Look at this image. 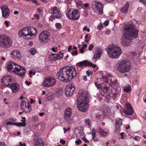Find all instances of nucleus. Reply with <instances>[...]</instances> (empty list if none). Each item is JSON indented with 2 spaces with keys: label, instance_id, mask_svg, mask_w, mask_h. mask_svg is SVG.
I'll use <instances>...</instances> for the list:
<instances>
[{
  "label": "nucleus",
  "instance_id": "obj_16",
  "mask_svg": "<svg viewBox=\"0 0 146 146\" xmlns=\"http://www.w3.org/2000/svg\"><path fill=\"white\" fill-rule=\"evenodd\" d=\"M63 56V53L60 52L58 54L52 53L49 56V60L51 61H56L61 59Z\"/></svg>",
  "mask_w": 146,
  "mask_h": 146
},
{
  "label": "nucleus",
  "instance_id": "obj_62",
  "mask_svg": "<svg viewBox=\"0 0 146 146\" xmlns=\"http://www.w3.org/2000/svg\"><path fill=\"white\" fill-rule=\"evenodd\" d=\"M15 123H13L12 122H11L10 121L7 122L6 123V124L7 125H15Z\"/></svg>",
  "mask_w": 146,
  "mask_h": 146
},
{
  "label": "nucleus",
  "instance_id": "obj_61",
  "mask_svg": "<svg viewBox=\"0 0 146 146\" xmlns=\"http://www.w3.org/2000/svg\"><path fill=\"white\" fill-rule=\"evenodd\" d=\"M31 1L33 3L36 4V5H39L37 0H31Z\"/></svg>",
  "mask_w": 146,
  "mask_h": 146
},
{
  "label": "nucleus",
  "instance_id": "obj_34",
  "mask_svg": "<svg viewBox=\"0 0 146 146\" xmlns=\"http://www.w3.org/2000/svg\"><path fill=\"white\" fill-rule=\"evenodd\" d=\"M55 26L56 28L58 30L61 29L62 27V24L59 23H56L55 24Z\"/></svg>",
  "mask_w": 146,
  "mask_h": 146
},
{
  "label": "nucleus",
  "instance_id": "obj_15",
  "mask_svg": "<svg viewBox=\"0 0 146 146\" xmlns=\"http://www.w3.org/2000/svg\"><path fill=\"white\" fill-rule=\"evenodd\" d=\"M93 8H95V9L97 10V11L100 14H102L103 13V5L101 2L96 1L93 2Z\"/></svg>",
  "mask_w": 146,
  "mask_h": 146
},
{
  "label": "nucleus",
  "instance_id": "obj_11",
  "mask_svg": "<svg viewBox=\"0 0 146 146\" xmlns=\"http://www.w3.org/2000/svg\"><path fill=\"white\" fill-rule=\"evenodd\" d=\"M50 35L49 32L47 31H42L38 36L40 42L42 43H46L48 42V40Z\"/></svg>",
  "mask_w": 146,
  "mask_h": 146
},
{
  "label": "nucleus",
  "instance_id": "obj_30",
  "mask_svg": "<svg viewBox=\"0 0 146 146\" xmlns=\"http://www.w3.org/2000/svg\"><path fill=\"white\" fill-rule=\"evenodd\" d=\"M104 82L106 84H108V85H109V86L111 87H113V86L117 83V80H115L113 82V83L111 84H110L108 83V80H106L104 81Z\"/></svg>",
  "mask_w": 146,
  "mask_h": 146
},
{
  "label": "nucleus",
  "instance_id": "obj_12",
  "mask_svg": "<svg viewBox=\"0 0 146 146\" xmlns=\"http://www.w3.org/2000/svg\"><path fill=\"white\" fill-rule=\"evenodd\" d=\"M56 82V80L55 78L52 77H48L44 80L42 85L44 87H49L53 86Z\"/></svg>",
  "mask_w": 146,
  "mask_h": 146
},
{
  "label": "nucleus",
  "instance_id": "obj_64",
  "mask_svg": "<svg viewBox=\"0 0 146 146\" xmlns=\"http://www.w3.org/2000/svg\"><path fill=\"white\" fill-rule=\"evenodd\" d=\"M75 143L78 145H79L80 143H81V141L80 139L77 140L75 141Z\"/></svg>",
  "mask_w": 146,
  "mask_h": 146
},
{
  "label": "nucleus",
  "instance_id": "obj_37",
  "mask_svg": "<svg viewBox=\"0 0 146 146\" xmlns=\"http://www.w3.org/2000/svg\"><path fill=\"white\" fill-rule=\"evenodd\" d=\"M92 139H93L94 138L96 137V131L95 128H93L92 129Z\"/></svg>",
  "mask_w": 146,
  "mask_h": 146
},
{
  "label": "nucleus",
  "instance_id": "obj_1",
  "mask_svg": "<svg viewBox=\"0 0 146 146\" xmlns=\"http://www.w3.org/2000/svg\"><path fill=\"white\" fill-rule=\"evenodd\" d=\"M124 29L125 31L121 39L122 46H125L129 45L130 40L137 37L138 31L135 29V25L133 23L126 25Z\"/></svg>",
  "mask_w": 146,
  "mask_h": 146
},
{
  "label": "nucleus",
  "instance_id": "obj_23",
  "mask_svg": "<svg viewBox=\"0 0 146 146\" xmlns=\"http://www.w3.org/2000/svg\"><path fill=\"white\" fill-rule=\"evenodd\" d=\"M7 87L10 88L13 93L19 91L20 88L19 85L17 83L9 84Z\"/></svg>",
  "mask_w": 146,
  "mask_h": 146
},
{
  "label": "nucleus",
  "instance_id": "obj_24",
  "mask_svg": "<svg viewBox=\"0 0 146 146\" xmlns=\"http://www.w3.org/2000/svg\"><path fill=\"white\" fill-rule=\"evenodd\" d=\"M12 57L14 59L19 58L21 57V54L20 52L18 50H12L11 52Z\"/></svg>",
  "mask_w": 146,
  "mask_h": 146
},
{
  "label": "nucleus",
  "instance_id": "obj_42",
  "mask_svg": "<svg viewBox=\"0 0 146 146\" xmlns=\"http://www.w3.org/2000/svg\"><path fill=\"white\" fill-rule=\"evenodd\" d=\"M89 35L88 34H86L85 36V42H86L87 43H88L89 40L90 39V38H89V40H88L87 39V38H89V37H88Z\"/></svg>",
  "mask_w": 146,
  "mask_h": 146
},
{
  "label": "nucleus",
  "instance_id": "obj_48",
  "mask_svg": "<svg viewBox=\"0 0 146 146\" xmlns=\"http://www.w3.org/2000/svg\"><path fill=\"white\" fill-rule=\"evenodd\" d=\"M86 73L87 75L88 76H90L92 74V72L91 70H88L86 71Z\"/></svg>",
  "mask_w": 146,
  "mask_h": 146
},
{
  "label": "nucleus",
  "instance_id": "obj_25",
  "mask_svg": "<svg viewBox=\"0 0 146 146\" xmlns=\"http://www.w3.org/2000/svg\"><path fill=\"white\" fill-rule=\"evenodd\" d=\"M34 142L35 146H44L43 141L40 137L34 138Z\"/></svg>",
  "mask_w": 146,
  "mask_h": 146
},
{
  "label": "nucleus",
  "instance_id": "obj_54",
  "mask_svg": "<svg viewBox=\"0 0 146 146\" xmlns=\"http://www.w3.org/2000/svg\"><path fill=\"white\" fill-rule=\"evenodd\" d=\"M39 15L38 14H36L34 15V16L37 20H38L39 19Z\"/></svg>",
  "mask_w": 146,
  "mask_h": 146
},
{
  "label": "nucleus",
  "instance_id": "obj_19",
  "mask_svg": "<svg viewBox=\"0 0 146 146\" xmlns=\"http://www.w3.org/2000/svg\"><path fill=\"white\" fill-rule=\"evenodd\" d=\"M21 107L23 112L28 113L31 111V107L29 103L25 104H21Z\"/></svg>",
  "mask_w": 146,
  "mask_h": 146
},
{
  "label": "nucleus",
  "instance_id": "obj_7",
  "mask_svg": "<svg viewBox=\"0 0 146 146\" xmlns=\"http://www.w3.org/2000/svg\"><path fill=\"white\" fill-rule=\"evenodd\" d=\"M131 63L127 60H121L118 63V70L122 73L129 72L131 69Z\"/></svg>",
  "mask_w": 146,
  "mask_h": 146
},
{
  "label": "nucleus",
  "instance_id": "obj_8",
  "mask_svg": "<svg viewBox=\"0 0 146 146\" xmlns=\"http://www.w3.org/2000/svg\"><path fill=\"white\" fill-rule=\"evenodd\" d=\"M12 41L9 37L5 35H0V47L7 48L10 47L12 45Z\"/></svg>",
  "mask_w": 146,
  "mask_h": 146
},
{
  "label": "nucleus",
  "instance_id": "obj_29",
  "mask_svg": "<svg viewBox=\"0 0 146 146\" xmlns=\"http://www.w3.org/2000/svg\"><path fill=\"white\" fill-rule=\"evenodd\" d=\"M62 89L61 88H58L56 90V95L58 97H60L62 94Z\"/></svg>",
  "mask_w": 146,
  "mask_h": 146
},
{
  "label": "nucleus",
  "instance_id": "obj_6",
  "mask_svg": "<svg viewBox=\"0 0 146 146\" xmlns=\"http://www.w3.org/2000/svg\"><path fill=\"white\" fill-rule=\"evenodd\" d=\"M106 50L109 57L113 58H118L122 53L120 47L114 44L109 46Z\"/></svg>",
  "mask_w": 146,
  "mask_h": 146
},
{
  "label": "nucleus",
  "instance_id": "obj_3",
  "mask_svg": "<svg viewBox=\"0 0 146 146\" xmlns=\"http://www.w3.org/2000/svg\"><path fill=\"white\" fill-rule=\"evenodd\" d=\"M76 102L78 104L77 107L81 112H84L88 108V100L87 97V93L85 91H82L80 94H78Z\"/></svg>",
  "mask_w": 146,
  "mask_h": 146
},
{
  "label": "nucleus",
  "instance_id": "obj_33",
  "mask_svg": "<svg viewBox=\"0 0 146 146\" xmlns=\"http://www.w3.org/2000/svg\"><path fill=\"white\" fill-rule=\"evenodd\" d=\"M29 52L32 55H34L36 52V49L34 48H32L31 49H29Z\"/></svg>",
  "mask_w": 146,
  "mask_h": 146
},
{
  "label": "nucleus",
  "instance_id": "obj_26",
  "mask_svg": "<svg viewBox=\"0 0 146 146\" xmlns=\"http://www.w3.org/2000/svg\"><path fill=\"white\" fill-rule=\"evenodd\" d=\"M89 62L88 60H84L77 63L76 65L79 67H83L88 66Z\"/></svg>",
  "mask_w": 146,
  "mask_h": 146
},
{
  "label": "nucleus",
  "instance_id": "obj_38",
  "mask_svg": "<svg viewBox=\"0 0 146 146\" xmlns=\"http://www.w3.org/2000/svg\"><path fill=\"white\" fill-rule=\"evenodd\" d=\"M131 88L130 87H125L124 88V91L127 93H128L131 91Z\"/></svg>",
  "mask_w": 146,
  "mask_h": 146
},
{
  "label": "nucleus",
  "instance_id": "obj_13",
  "mask_svg": "<svg viewBox=\"0 0 146 146\" xmlns=\"http://www.w3.org/2000/svg\"><path fill=\"white\" fill-rule=\"evenodd\" d=\"M72 113V109L70 108H67L65 110L64 118L68 123L71 122L72 119L71 115Z\"/></svg>",
  "mask_w": 146,
  "mask_h": 146
},
{
  "label": "nucleus",
  "instance_id": "obj_17",
  "mask_svg": "<svg viewBox=\"0 0 146 146\" xmlns=\"http://www.w3.org/2000/svg\"><path fill=\"white\" fill-rule=\"evenodd\" d=\"M9 75H6L4 76L1 80V82L3 86H7L9 84H10L9 83L11 82L12 79L10 78Z\"/></svg>",
  "mask_w": 146,
  "mask_h": 146
},
{
  "label": "nucleus",
  "instance_id": "obj_28",
  "mask_svg": "<svg viewBox=\"0 0 146 146\" xmlns=\"http://www.w3.org/2000/svg\"><path fill=\"white\" fill-rule=\"evenodd\" d=\"M129 7V3L128 2L126 3L125 6L121 9V12L123 13H127L128 12Z\"/></svg>",
  "mask_w": 146,
  "mask_h": 146
},
{
  "label": "nucleus",
  "instance_id": "obj_58",
  "mask_svg": "<svg viewBox=\"0 0 146 146\" xmlns=\"http://www.w3.org/2000/svg\"><path fill=\"white\" fill-rule=\"evenodd\" d=\"M36 74L35 72H33L32 71H31L29 72V74L30 75V76L31 78L32 77V76L31 75V74H33V75H35Z\"/></svg>",
  "mask_w": 146,
  "mask_h": 146
},
{
  "label": "nucleus",
  "instance_id": "obj_46",
  "mask_svg": "<svg viewBox=\"0 0 146 146\" xmlns=\"http://www.w3.org/2000/svg\"><path fill=\"white\" fill-rule=\"evenodd\" d=\"M23 123H15V125H16L18 126H25L23 125Z\"/></svg>",
  "mask_w": 146,
  "mask_h": 146
},
{
  "label": "nucleus",
  "instance_id": "obj_51",
  "mask_svg": "<svg viewBox=\"0 0 146 146\" xmlns=\"http://www.w3.org/2000/svg\"><path fill=\"white\" fill-rule=\"evenodd\" d=\"M94 45L92 44H90L88 48V50H91L94 47Z\"/></svg>",
  "mask_w": 146,
  "mask_h": 146
},
{
  "label": "nucleus",
  "instance_id": "obj_10",
  "mask_svg": "<svg viewBox=\"0 0 146 146\" xmlns=\"http://www.w3.org/2000/svg\"><path fill=\"white\" fill-rule=\"evenodd\" d=\"M50 13L52 15L49 18V20L52 21L56 18H60L62 17V15L57 9L56 7H52L49 10Z\"/></svg>",
  "mask_w": 146,
  "mask_h": 146
},
{
  "label": "nucleus",
  "instance_id": "obj_41",
  "mask_svg": "<svg viewBox=\"0 0 146 146\" xmlns=\"http://www.w3.org/2000/svg\"><path fill=\"white\" fill-rule=\"evenodd\" d=\"M28 102V100L26 98H24L23 99L22 101L21 102V104H22V103L25 104L27 103Z\"/></svg>",
  "mask_w": 146,
  "mask_h": 146
},
{
  "label": "nucleus",
  "instance_id": "obj_49",
  "mask_svg": "<svg viewBox=\"0 0 146 146\" xmlns=\"http://www.w3.org/2000/svg\"><path fill=\"white\" fill-rule=\"evenodd\" d=\"M70 52H71L72 55L73 56L76 55L78 54L77 50L75 51H73V50H72Z\"/></svg>",
  "mask_w": 146,
  "mask_h": 146
},
{
  "label": "nucleus",
  "instance_id": "obj_45",
  "mask_svg": "<svg viewBox=\"0 0 146 146\" xmlns=\"http://www.w3.org/2000/svg\"><path fill=\"white\" fill-rule=\"evenodd\" d=\"M22 119L21 120V121L22 122V123H23V125L25 126L26 125L25 123V119L26 118L25 117H22Z\"/></svg>",
  "mask_w": 146,
  "mask_h": 146
},
{
  "label": "nucleus",
  "instance_id": "obj_32",
  "mask_svg": "<svg viewBox=\"0 0 146 146\" xmlns=\"http://www.w3.org/2000/svg\"><path fill=\"white\" fill-rule=\"evenodd\" d=\"M84 122L85 124L88 126V127H90L91 126V123L90 120L89 118H86L85 121Z\"/></svg>",
  "mask_w": 146,
  "mask_h": 146
},
{
  "label": "nucleus",
  "instance_id": "obj_55",
  "mask_svg": "<svg viewBox=\"0 0 146 146\" xmlns=\"http://www.w3.org/2000/svg\"><path fill=\"white\" fill-rule=\"evenodd\" d=\"M19 145L20 146H26V144L25 142L22 143L21 142H19Z\"/></svg>",
  "mask_w": 146,
  "mask_h": 146
},
{
  "label": "nucleus",
  "instance_id": "obj_31",
  "mask_svg": "<svg viewBox=\"0 0 146 146\" xmlns=\"http://www.w3.org/2000/svg\"><path fill=\"white\" fill-rule=\"evenodd\" d=\"M74 1L77 5L80 6L81 7H83V4L81 1L80 0H75Z\"/></svg>",
  "mask_w": 146,
  "mask_h": 146
},
{
  "label": "nucleus",
  "instance_id": "obj_9",
  "mask_svg": "<svg viewBox=\"0 0 146 146\" xmlns=\"http://www.w3.org/2000/svg\"><path fill=\"white\" fill-rule=\"evenodd\" d=\"M80 14L79 11L76 9H70L66 17L70 19L74 20H78L80 17Z\"/></svg>",
  "mask_w": 146,
  "mask_h": 146
},
{
  "label": "nucleus",
  "instance_id": "obj_56",
  "mask_svg": "<svg viewBox=\"0 0 146 146\" xmlns=\"http://www.w3.org/2000/svg\"><path fill=\"white\" fill-rule=\"evenodd\" d=\"M82 140L84 141L86 143H88L89 142V141L87 140L86 137H83Z\"/></svg>",
  "mask_w": 146,
  "mask_h": 146
},
{
  "label": "nucleus",
  "instance_id": "obj_44",
  "mask_svg": "<svg viewBox=\"0 0 146 146\" xmlns=\"http://www.w3.org/2000/svg\"><path fill=\"white\" fill-rule=\"evenodd\" d=\"M32 120L34 121H36L38 120V117L36 115L33 116L32 117Z\"/></svg>",
  "mask_w": 146,
  "mask_h": 146
},
{
  "label": "nucleus",
  "instance_id": "obj_52",
  "mask_svg": "<svg viewBox=\"0 0 146 146\" xmlns=\"http://www.w3.org/2000/svg\"><path fill=\"white\" fill-rule=\"evenodd\" d=\"M104 131V130L101 127H99L98 128V133L99 134L100 133H102V132Z\"/></svg>",
  "mask_w": 146,
  "mask_h": 146
},
{
  "label": "nucleus",
  "instance_id": "obj_14",
  "mask_svg": "<svg viewBox=\"0 0 146 146\" xmlns=\"http://www.w3.org/2000/svg\"><path fill=\"white\" fill-rule=\"evenodd\" d=\"M75 90L73 83H70L67 85L65 88V93L67 96H72Z\"/></svg>",
  "mask_w": 146,
  "mask_h": 146
},
{
  "label": "nucleus",
  "instance_id": "obj_50",
  "mask_svg": "<svg viewBox=\"0 0 146 146\" xmlns=\"http://www.w3.org/2000/svg\"><path fill=\"white\" fill-rule=\"evenodd\" d=\"M118 94L117 93H113L112 94V97L113 99L118 96Z\"/></svg>",
  "mask_w": 146,
  "mask_h": 146
},
{
  "label": "nucleus",
  "instance_id": "obj_5",
  "mask_svg": "<svg viewBox=\"0 0 146 146\" xmlns=\"http://www.w3.org/2000/svg\"><path fill=\"white\" fill-rule=\"evenodd\" d=\"M37 33V30L33 27H27L23 28L18 33L19 36L25 39H29L32 36H35Z\"/></svg>",
  "mask_w": 146,
  "mask_h": 146
},
{
  "label": "nucleus",
  "instance_id": "obj_43",
  "mask_svg": "<svg viewBox=\"0 0 146 146\" xmlns=\"http://www.w3.org/2000/svg\"><path fill=\"white\" fill-rule=\"evenodd\" d=\"M88 66L91 67L93 68H95L96 67V64H93L91 62H89Z\"/></svg>",
  "mask_w": 146,
  "mask_h": 146
},
{
  "label": "nucleus",
  "instance_id": "obj_21",
  "mask_svg": "<svg viewBox=\"0 0 146 146\" xmlns=\"http://www.w3.org/2000/svg\"><path fill=\"white\" fill-rule=\"evenodd\" d=\"M126 108L124 109V113L128 115H131L133 114V110L131 105L129 103L126 104Z\"/></svg>",
  "mask_w": 146,
  "mask_h": 146
},
{
  "label": "nucleus",
  "instance_id": "obj_27",
  "mask_svg": "<svg viewBox=\"0 0 146 146\" xmlns=\"http://www.w3.org/2000/svg\"><path fill=\"white\" fill-rule=\"evenodd\" d=\"M102 52V50L101 49H98L97 50L95 51L93 57V59H95L96 58H99Z\"/></svg>",
  "mask_w": 146,
  "mask_h": 146
},
{
  "label": "nucleus",
  "instance_id": "obj_39",
  "mask_svg": "<svg viewBox=\"0 0 146 146\" xmlns=\"http://www.w3.org/2000/svg\"><path fill=\"white\" fill-rule=\"evenodd\" d=\"M141 115L146 120V112L145 111H142L141 112Z\"/></svg>",
  "mask_w": 146,
  "mask_h": 146
},
{
  "label": "nucleus",
  "instance_id": "obj_63",
  "mask_svg": "<svg viewBox=\"0 0 146 146\" xmlns=\"http://www.w3.org/2000/svg\"><path fill=\"white\" fill-rule=\"evenodd\" d=\"M109 23V21L108 20H106L104 23V25L106 26L108 25Z\"/></svg>",
  "mask_w": 146,
  "mask_h": 146
},
{
  "label": "nucleus",
  "instance_id": "obj_4",
  "mask_svg": "<svg viewBox=\"0 0 146 146\" xmlns=\"http://www.w3.org/2000/svg\"><path fill=\"white\" fill-rule=\"evenodd\" d=\"M7 70L11 72H14L20 77L23 78L26 73L25 68L11 61L8 62L7 65Z\"/></svg>",
  "mask_w": 146,
  "mask_h": 146
},
{
  "label": "nucleus",
  "instance_id": "obj_60",
  "mask_svg": "<svg viewBox=\"0 0 146 146\" xmlns=\"http://www.w3.org/2000/svg\"><path fill=\"white\" fill-rule=\"evenodd\" d=\"M139 1L140 2L142 3L144 5L146 6V0H139Z\"/></svg>",
  "mask_w": 146,
  "mask_h": 146
},
{
  "label": "nucleus",
  "instance_id": "obj_57",
  "mask_svg": "<svg viewBox=\"0 0 146 146\" xmlns=\"http://www.w3.org/2000/svg\"><path fill=\"white\" fill-rule=\"evenodd\" d=\"M72 46L71 45H70L69 47L68 48V51L70 52L72 50Z\"/></svg>",
  "mask_w": 146,
  "mask_h": 146
},
{
  "label": "nucleus",
  "instance_id": "obj_40",
  "mask_svg": "<svg viewBox=\"0 0 146 146\" xmlns=\"http://www.w3.org/2000/svg\"><path fill=\"white\" fill-rule=\"evenodd\" d=\"M108 132L104 131L102 132V133H100L99 134L100 137H105L107 135Z\"/></svg>",
  "mask_w": 146,
  "mask_h": 146
},
{
  "label": "nucleus",
  "instance_id": "obj_59",
  "mask_svg": "<svg viewBox=\"0 0 146 146\" xmlns=\"http://www.w3.org/2000/svg\"><path fill=\"white\" fill-rule=\"evenodd\" d=\"M63 129L64 130V133H66V131H67L68 130H69L70 129V128L69 127H68L67 129H66L64 127L63 128Z\"/></svg>",
  "mask_w": 146,
  "mask_h": 146
},
{
  "label": "nucleus",
  "instance_id": "obj_22",
  "mask_svg": "<svg viewBox=\"0 0 146 146\" xmlns=\"http://www.w3.org/2000/svg\"><path fill=\"white\" fill-rule=\"evenodd\" d=\"M110 86H105L101 92V94L104 96H109L110 92H111V88H110Z\"/></svg>",
  "mask_w": 146,
  "mask_h": 146
},
{
  "label": "nucleus",
  "instance_id": "obj_47",
  "mask_svg": "<svg viewBox=\"0 0 146 146\" xmlns=\"http://www.w3.org/2000/svg\"><path fill=\"white\" fill-rule=\"evenodd\" d=\"M143 137L145 139H146V130H143L142 133Z\"/></svg>",
  "mask_w": 146,
  "mask_h": 146
},
{
  "label": "nucleus",
  "instance_id": "obj_18",
  "mask_svg": "<svg viewBox=\"0 0 146 146\" xmlns=\"http://www.w3.org/2000/svg\"><path fill=\"white\" fill-rule=\"evenodd\" d=\"M2 12V16L5 18H7L9 15L10 11L8 7L6 6H3L1 7Z\"/></svg>",
  "mask_w": 146,
  "mask_h": 146
},
{
  "label": "nucleus",
  "instance_id": "obj_53",
  "mask_svg": "<svg viewBox=\"0 0 146 146\" xmlns=\"http://www.w3.org/2000/svg\"><path fill=\"white\" fill-rule=\"evenodd\" d=\"M83 30L86 31H87L88 32H89L90 31V29L89 28H87V27L86 26H85L83 28Z\"/></svg>",
  "mask_w": 146,
  "mask_h": 146
},
{
  "label": "nucleus",
  "instance_id": "obj_36",
  "mask_svg": "<svg viewBox=\"0 0 146 146\" xmlns=\"http://www.w3.org/2000/svg\"><path fill=\"white\" fill-rule=\"evenodd\" d=\"M36 13L39 15H42V10L41 8L40 7L38 8L37 9V11H36Z\"/></svg>",
  "mask_w": 146,
  "mask_h": 146
},
{
  "label": "nucleus",
  "instance_id": "obj_20",
  "mask_svg": "<svg viewBox=\"0 0 146 146\" xmlns=\"http://www.w3.org/2000/svg\"><path fill=\"white\" fill-rule=\"evenodd\" d=\"M115 130L119 132L121 129V126L123 125V119L119 118H116L115 119Z\"/></svg>",
  "mask_w": 146,
  "mask_h": 146
},
{
  "label": "nucleus",
  "instance_id": "obj_35",
  "mask_svg": "<svg viewBox=\"0 0 146 146\" xmlns=\"http://www.w3.org/2000/svg\"><path fill=\"white\" fill-rule=\"evenodd\" d=\"M52 98V96L50 93H48L46 95L45 99L48 100H51Z\"/></svg>",
  "mask_w": 146,
  "mask_h": 146
},
{
  "label": "nucleus",
  "instance_id": "obj_2",
  "mask_svg": "<svg viewBox=\"0 0 146 146\" xmlns=\"http://www.w3.org/2000/svg\"><path fill=\"white\" fill-rule=\"evenodd\" d=\"M76 72L73 66H65L58 70L56 76L57 78L64 82H67L76 77Z\"/></svg>",
  "mask_w": 146,
  "mask_h": 146
}]
</instances>
